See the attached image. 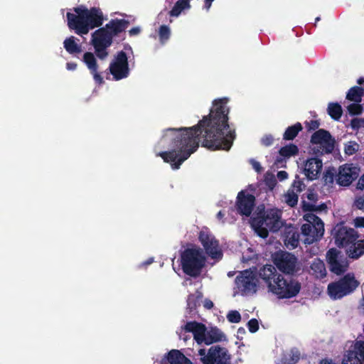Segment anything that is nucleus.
<instances>
[{
  "instance_id": "nucleus-1",
  "label": "nucleus",
  "mask_w": 364,
  "mask_h": 364,
  "mask_svg": "<svg viewBox=\"0 0 364 364\" xmlns=\"http://www.w3.org/2000/svg\"><path fill=\"white\" fill-rule=\"evenodd\" d=\"M228 102L227 97L215 100L210 114L198 126L166 129L161 143L168 144L173 149L160 152L157 156L170 164L173 169H178L197 150L200 136L203 139V145L208 149L229 150L235 139V130L228 124Z\"/></svg>"
},
{
  "instance_id": "nucleus-2",
  "label": "nucleus",
  "mask_w": 364,
  "mask_h": 364,
  "mask_svg": "<svg viewBox=\"0 0 364 364\" xmlns=\"http://www.w3.org/2000/svg\"><path fill=\"white\" fill-rule=\"evenodd\" d=\"M66 17L69 28L79 36L87 35L90 30L102 26L105 20L100 9H88L82 5L68 11Z\"/></svg>"
},
{
  "instance_id": "nucleus-3",
  "label": "nucleus",
  "mask_w": 364,
  "mask_h": 364,
  "mask_svg": "<svg viewBox=\"0 0 364 364\" xmlns=\"http://www.w3.org/2000/svg\"><path fill=\"white\" fill-rule=\"evenodd\" d=\"M259 275L266 284L268 291L279 299H291L300 291L301 284L298 281L284 278L272 265L262 267Z\"/></svg>"
},
{
  "instance_id": "nucleus-4",
  "label": "nucleus",
  "mask_w": 364,
  "mask_h": 364,
  "mask_svg": "<svg viewBox=\"0 0 364 364\" xmlns=\"http://www.w3.org/2000/svg\"><path fill=\"white\" fill-rule=\"evenodd\" d=\"M126 26L124 20H112L91 34L90 44L100 59L103 60L107 57V49L112 45L113 38L124 31Z\"/></svg>"
},
{
  "instance_id": "nucleus-5",
  "label": "nucleus",
  "mask_w": 364,
  "mask_h": 364,
  "mask_svg": "<svg viewBox=\"0 0 364 364\" xmlns=\"http://www.w3.org/2000/svg\"><path fill=\"white\" fill-rule=\"evenodd\" d=\"M181 263L184 273L196 277L205 267L206 257L200 247L191 245L182 252Z\"/></svg>"
},
{
  "instance_id": "nucleus-6",
  "label": "nucleus",
  "mask_w": 364,
  "mask_h": 364,
  "mask_svg": "<svg viewBox=\"0 0 364 364\" xmlns=\"http://www.w3.org/2000/svg\"><path fill=\"white\" fill-rule=\"evenodd\" d=\"M251 226L259 237L265 238L269 231L276 232L283 226L281 212L277 209H272L262 215L253 217Z\"/></svg>"
},
{
  "instance_id": "nucleus-7",
  "label": "nucleus",
  "mask_w": 364,
  "mask_h": 364,
  "mask_svg": "<svg viewBox=\"0 0 364 364\" xmlns=\"http://www.w3.org/2000/svg\"><path fill=\"white\" fill-rule=\"evenodd\" d=\"M303 218L306 221L301 228L304 242L312 244L321 240L324 233L323 221L311 213L305 214Z\"/></svg>"
},
{
  "instance_id": "nucleus-8",
  "label": "nucleus",
  "mask_w": 364,
  "mask_h": 364,
  "mask_svg": "<svg viewBox=\"0 0 364 364\" xmlns=\"http://www.w3.org/2000/svg\"><path fill=\"white\" fill-rule=\"evenodd\" d=\"M360 168L353 164H345L340 166L336 174L333 170L326 171L324 175L326 183H333L335 175L336 183L341 186H350L360 175Z\"/></svg>"
},
{
  "instance_id": "nucleus-9",
  "label": "nucleus",
  "mask_w": 364,
  "mask_h": 364,
  "mask_svg": "<svg viewBox=\"0 0 364 364\" xmlns=\"http://www.w3.org/2000/svg\"><path fill=\"white\" fill-rule=\"evenodd\" d=\"M259 287L257 272L252 269L244 270L235 278V295L252 296L257 292Z\"/></svg>"
},
{
  "instance_id": "nucleus-10",
  "label": "nucleus",
  "mask_w": 364,
  "mask_h": 364,
  "mask_svg": "<svg viewBox=\"0 0 364 364\" xmlns=\"http://www.w3.org/2000/svg\"><path fill=\"white\" fill-rule=\"evenodd\" d=\"M359 285L353 274H348L338 282L328 285L327 294L333 300L340 299L352 293Z\"/></svg>"
},
{
  "instance_id": "nucleus-11",
  "label": "nucleus",
  "mask_w": 364,
  "mask_h": 364,
  "mask_svg": "<svg viewBox=\"0 0 364 364\" xmlns=\"http://www.w3.org/2000/svg\"><path fill=\"white\" fill-rule=\"evenodd\" d=\"M198 354L203 364H231L229 351L219 346L210 347L207 353L205 349H200Z\"/></svg>"
},
{
  "instance_id": "nucleus-12",
  "label": "nucleus",
  "mask_w": 364,
  "mask_h": 364,
  "mask_svg": "<svg viewBox=\"0 0 364 364\" xmlns=\"http://www.w3.org/2000/svg\"><path fill=\"white\" fill-rule=\"evenodd\" d=\"M311 144L315 154H329L334 149L335 139L328 132L319 129L312 134Z\"/></svg>"
},
{
  "instance_id": "nucleus-13",
  "label": "nucleus",
  "mask_w": 364,
  "mask_h": 364,
  "mask_svg": "<svg viewBox=\"0 0 364 364\" xmlns=\"http://www.w3.org/2000/svg\"><path fill=\"white\" fill-rule=\"evenodd\" d=\"M198 240L203 247L205 252L215 259L222 258L223 253L218 241L207 228H203L199 232Z\"/></svg>"
},
{
  "instance_id": "nucleus-14",
  "label": "nucleus",
  "mask_w": 364,
  "mask_h": 364,
  "mask_svg": "<svg viewBox=\"0 0 364 364\" xmlns=\"http://www.w3.org/2000/svg\"><path fill=\"white\" fill-rule=\"evenodd\" d=\"M277 267L285 274H291L300 269V264L296 257L289 252H279L273 256Z\"/></svg>"
},
{
  "instance_id": "nucleus-15",
  "label": "nucleus",
  "mask_w": 364,
  "mask_h": 364,
  "mask_svg": "<svg viewBox=\"0 0 364 364\" xmlns=\"http://www.w3.org/2000/svg\"><path fill=\"white\" fill-rule=\"evenodd\" d=\"M333 235L336 244L338 246L347 248L355 242L358 237L357 232L350 228H347L343 224H337L333 230Z\"/></svg>"
},
{
  "instance_id": "nucleus-16",
  "label": "nucleus",
  "mask_w": 364,
  "mask_h": 364,
  "mask_svg": "<svg viewBox=\"0 0 364 364\" xmlns=\"http://www.w3.org/2000/svg\"><path fill=\"white\" fill-rule=\"evenodd\" d=\"M109 69L115 80L126 78L129 74V68L126 54L121 51L114 56Z\"/></svg>"
},
{
  "instance_id": "nucleus-17",
  "label": "nucleus",
  "mask_w": 364,
  "mask_h": 364,
  "mask_svg": "<svg viewBox=\"0 0 364 364\" xmlns=\"http://www.w3.org/2000/svg\"><path fill=\"white\" fill-rule=\"evenodd\" d=\"M327 260L332 272L341 274L345 272L348 267L347 259L336 249H331L327 252Z\"/></svg>"
},
{
  "instance_id": "nucleus-18",
  "label": "nucleus",
  "mask_w": 364,
  "mask_h": 364,
  "mask_svg": "<svg viewBox=\"0 0 364 364\" xmlns=\"http://www.w3.org/2000/svg\"><path fill=\"white\" fill-rule=\"evenodd\" d=\"M183 329L192 333L193 339L198 344L206 345L208 328L204 324L196 321L188 322L183 326Z\"/></svg>"
},
{
  "instance_id": "nucleus-19",
  "label": "nucleus",
  "mask_w": 364,
  "mask_h": 364,
  "mask_svg": "<svg viewBox=\"0 0 364 364\" xmlns=\"http://www.w3.org/2000/svg\"><path fill=\"white\" fill-rule=\"evenodd\" d=\"M255 205V197L246 192L241 191L237 196V210L238 212L245 216H249L252 210Z\"/></svg>"
},
{
  "instance_id": "nucleus-20",
  "label": "nucleus",
  "mask_w": 364,
  "mask_h": 364,
  "mask_svg": "<svg viewBox=\"0 0 364 364\" xmlns=\"http://www.w3.org/2000/svg\"><path fill=\"white\" fill-rule=\"evenodd\" d=\"M82 60L92 75L95 82L100 85L102 84L104 80L98 71L99 65L95 54L91 52H86L84 53Z\"/></svg>"
},
{
  "instance_id": "nucleus-21",
  "label": "nucleus",
  "mask_w": 364,
  "mask_h": 364,
  "mask_svg": "<svg viewBox=\"0 0 364 364\" xmlns=\"http://www.w3.org/2000/svg\"><path fill=\"white\" fill-rule=\"evenodd\" d=\"M323 167L322 161L317 158L308 159L304 168V173L309 180H315L320 175Z\"/></svg>"
},
{
  "instance_id": "nucleus-22",
  "label": "nucleus",
  "mask_w": 364,
  "mask_h": 364,
  "mask_svg": "<svg viewBox=\"0 0 364 364\" xmlns=\"http://www.w3.org/2000/svg\"><path fill=\"white\" fill-rule=\"evenodd\" d=\"M344 357L364 363V341H354L350 342L347 347Z\"/></svg>"
},
{
  "instance_id": "nucleus-23",
  "label": "nucleus",
  "mask_w": 364,
  "mask_h": 364,
  "mask_svg": "<svg viewBox=\"0 0 364 364\" xmlns=\"http://www.w3.org/2000/svg\"><path fill=\"white\" fill-rule=\"evenodd\" d=\"M299 152L298 147L292 144L287 145L279 150V156L275 161L277 166H284L286 160L296 156Z\"/></svg>"
},
{
  "instance_id": "nucleus-24",
  "label": "nucleus",
  "mask_w": 364,
  "mask_h": 364,
  "mask_svg": "<svg viewBox=\"0 0 364 364\" xmlns=\"http://www.w3.org/2000/svg\"><path fill=\"white\" fill-rule=\"evenodd\" d=\"M227 340L225 334L218 328L211 326L208 328L206 338V345H210L217 342L225 341Z\"/></svg>"
},
{
  "instance_id": "nucleus-25",
  "label": "nucleus",
  "mask_w": 364,
  "mask_h": 364,
  "mask_svg": "<svg viewBox=\"0 0 364 364\" xmlns=\"http://www.w3.org/2000/svg\"><path fill=\"white\" fill-rule=\"evenodd\" d=\"M166 358L170 364H192V362L178 350H171L167 354Z\"/></svg>"
},
{
  "instance_id": "nucleus-26",
  "label": "nucleus",
  "mask_w": 364,
  "mask_h": 364,
  "mask_svg": "<svg viewBox=\"0 0 364 364\" xmlns=\"http://www.w3.org/2000/svg\"><path fill=\"white\" fill-rule=\"evenodd\" d=\"M348 256L351 258H358L364 254V240L353 242L346 250Z\"/></svg>"
},
{
  "instance_id": "nucleus-27",
  "label": "nucleus",
  "mask_w": 364,
  "mask_h": 364,
  "mask_svg": "<svg viewBox=\"0 0 364 364\" xmlns=\"http://www.w3.org/2000/svg\"><path fill=\"white\" fill-rule=\"evenodd\" d=\"M63 45L65 50L70 54H77L82 52V47L79 43V40L74 36L65 38Z\"/></svg>"
},
{
  "instance_id": "nucleus-28",
  "label": "nucleus",
  "mask_w": 364,
  "mask_h": 364,
  "mask_svg": "<svg viewBox=\"0 0 364 364\" xmlns=\"http://www.w3.org/2000/svg\"><path fill=\"white\" fill-rule=\"evenodd\" d=\"M190 1L191 0H178L169 11V15L172 17H178L182 13L188 11L191 7Z\"/></svg>"
},
{
  "instance_id": "nucleus-29",
  "label": "nucleus",
  "mask_w": 364,
  "mask_h": 364,
  "mask_svg": "<svg viewBox=\"0 0 364 364\" xmlns=\"http://www.w3.org/2000/svg\"><path fill=\"white\" fill-rule=\"evenodd\" d=\"M311 272L316 278H323L326 274L324 263L319 259H315L311 264Z\"/></svg>"
},
{
  "instance_id": "nucleus-30",
  "label": "nucleus",
  "mask_w": 364,
  "mask_h": 364,
  "mask_svg": "<svg viewBox=\"0 0 364 364\" xmlns=\"http://www.w3.org/2000/svg\"><path fill=\"white\" fill-rule=\"evenodd\" d=\"M328 114L335 120H338L342 116L343 109L338 103H329L328 106Z\"/></svg>"
},
{
  "instance_id": "nucleus-31",
  "label": "nucleus",
  "mask_w": 364,
  "mask_h": 364,
  "mask_svg": "<svg viewBox=\"0 0 364 364\" xmlns=\"http://www.w3.org/2000/svg\"><path fill=\"white\" fill-rule=\"evenodd\" d=\"M363 94V90L358 87H352L347 93L346 98L354 102H360Z\"/></svg>"
},
{
  "instance_id": "nucleus-32",
  "label": "nucleus",
  "mask_w": 364,
  "mask_h": 364,
  "mask_svg": "<svg viewBox=\"0 0 364 364\" xmlns=\"http://www.w3.org/2000/svg\"><path fill=\"white\" fill-rule=\"evenodd\" d=\"M301 129L302 126L300 123L289 127L284 134V139L286 140L293 139Z\"/></svg>"
},
{
  "instance_id": "nucleus-33",
  "label": "nucleus",
  "mask_w": 364,
  "mask_h": 364,
  "mask_svg": "<svg viewBox=\"0 0 364 364\" xmlns=\"http://www.w3.org/2000/svg\"><path fill=\"white\" fill-rule=\"evenodd\" d=\"M284 200L289 206L294 207L298 202V193L293 189H289L284 194Z\"/></svg>"
},
{
  "instance_id": "nucleus-34",
  "label": "nucleus",
  "mask_w": 364,
  "mask_h": 364,
  "mask_svg": "<svg viewBox=\"0 0 364 364\" xmlns=\"http://www.w3.org/2000/svg\"><path fill=\"white\" fill-rule=\"evenodd\" d=\"M360 149V145L354 141H350L344 144L343 151L346 155L352 156Z\"/></svg>"
},
{
  "instance_id": "nucleus-35",
  "label": "nucleus",
  "mask_w": 364,
  "mask_h": 364,
  "mask_svg": "<svg viewBox=\"0 0 364 364\" xmlns=\"http://www.w3.org/2000/svg\"><path fill=\"white\" fill-rule=\"evenodd\" d=\"M202 299V294L197 291L195 294L191 295L188 299V306L190 309L196 308L199 303V300Z\"/></svg>"
},
{
  "instance_id": "nucleus-36",
  "label": "nucleus",
  "mask_w": 364,
  "mask_h": 364,
  "mask_svg": "<svg viewBox=\"0 0 364 364\" xmlns=\"http://www.w3.org/2000/svg\"><path fill=\"white\" fill-rule=\"evenodd\" d=\"M227 320L232 323H238L240 322L242 316L237 310L229 311L226 315Z\"/></svg>"
},
{
  "instance_id": "nucleus-37",
  "label": "nucleus",
  "mask_w": 364,
  "mask_h": 364,
  "mask_svg": "<svg viewBox=\"0 0 364 364\" xmlns=\"http://www.w3.org/2000/svg\"><path fill=\"white\" fill-rule=\"evenodd\" d=\"M159 40L161 43H165L171 36V30L167 26H161L159 31Z\"/></svg>"
},
{
  "instance_id": "nucleus-38",
  "label": "nucleus",
  "mask_w": 364,
  "mask_h": 364,
  "mask_svg": "<svg viewBox=\"0 0 364 364\" xmlns=\"http://www.w3.org/2000/svg\"><path fill=\"white\" fill-rule=\"evenodd\" d=\"M348 110L351 114H359L362 112V107L359 102H354L348 106Z\"/></svg>"
},
{
  "instance_id": "nucleus-39",
  "label": "nucleus",
  "mask_w": 364,
  "mask_h": 364,
  "mask_svg": "<svg viewBox=\"0 0 364 364\" xmlns=\"http://www.w3.org/2000/svg\"><path fill=\"white\" fill-rule=\"evenodd\" d=\"M264 181L266 185L272 190L273 189L276 184H277V180L272 173H266Z\"/></svg>"
},
{
  "instance_id": "nucleus-40",
  "label": "nucleus",
  "mask_w": 364,
  "mask_h": 364,
  "mask_svg": "<svg viewBox=\"0 0 364 364\" xmlns=\"http://www.w3.org/2000/svg\"><path fill=\"white\" fill-rule=\"evenodd\" d=\"M299 242V235L293 234L292 237L289 239H286L285 245L289 248H294L297 246Z\"/></svg>"
},
{
  "instance_id": "nucleus-41",
  "label": "nucleus",
  "mask_w": 364,
  "mask_h": 364,
  "mask_svg": "<svg viewBox=\"0 0 364 364\" xmlns=\"http://www.w3.org/2000/svg\"><path fill=\"white\" fill-rule=\"evenodd\" d=\"M305 185L304 183L297 179V178L294 181L290 189H293L296 193H299L304 190Z\"/></svg>"
},
{
  "instance_id": "nucleus-42",
  "label": "nucleus",
  "mask_w": 364,
  "mask_h": 364,
  "mask_svg": "<svg viewBox=\"0 0 364 364\" xmlns=\"http://www.w3.org/2000/svg\"><path fill=\"white\" fill-rule=\"evenodd\" d=\"M247 328L251 333L257 332L259 329L258 321L255 318L250 320L247 323Z\"/></svg>"
},
{
  "instance_id": "nucleus-43",
  "label": "nucleus",
  "mask_w": 364,
  "mask_h": 364,
  "mask_svg": "<svg viewBox=\"0 0 364 364\" xmlns=\"http://www.w3.org/2000/svg\"><path fill=\"white\" fill-rule=\"evenodd\" d=\"M261 144L264 146H271L274 142V137L272 134H265L261 138Z\"/></svg>"
},
{
  "instance_id": "nucleus-44",
  "label": "nucleus",
  "mask_w": 364,
  "mask_h": 364,
  "mask_svg": "<svg viewBox=\"0 0 364 364\" xmlns=\"http://www.w3.org/2000/svg\"><path fill=\"white\" fill-rule=\"evenodd\" d=\"M303 210L304 211H316L318 210L317 207L315 204L313 203V202L307 203L304 202L303 203Z\"/></svg>"
},
{
  "instance_id": "nucleus-45",
  "label": "nucleus",
  "mask_w": 364,
  "mask_h": 364,
  "mask_svg": "<svg viewBox=\"0 0 364 364\" xmlns=\"http://www.w3.org/2000/svg\"><path fill=\"white\" fill-rule=\"evenodd\" d=\"M354 205L359 210H364V196L355 198Z\"/></svg>"
},
{
  "instance_id": "nucleus-46",
  "label": "nucleus",
  "mask_w": 364,
  "mask_h": 364,
  "mask_svg": "<svg viewBox=\"0 0 364 364\" xmlns=\"http://www.w3.org/2000/svg\"><path fill=\"white\" fill-rule=\"evenodd\" d=\"M353 225L356 228H364V217H357L353 220Z\"/></svg>"
},
{
  "instance_id": "nucleus-47",
  "label": "nucleus",
  "mask_w": 364,
  "mask_h": 364,
  "mask_svg": "<svg viewBox=\"0 0 364 364\" xmlns=\"http://www.w3.org/2000/svg\"><path fill=\"white\" fill-rule=\"evenodd\" d=\"M342 364H364V363L357 360L352 359V358L350 359V358L343 357V359L342 360Z\"/></svg>"
},
{
  "instance_id": "nucleus-48",
  "label": "nucleus",
  "mask_w": 364,
  "mask_h": 364,
  "mask_svg": "<svg viewBox=\"0 0 364 364\" xmlns=\"http://www.w3.org/2000/svg\"><path fill=\"white\" fill-rule=\"evenodd\" d=\"M288 173L284 171H280L277 174V178L279 181H283L288 178Z\"/></svg>"
},
{
  "instance_id": "nucleus-49",
  "label": "nucleus",
  "mask_w": 364,
  "mask_h": 364,
  "mask_svg": "<svg viewBox=\"0 0 364 364\" xmlns=\"http://www.w3.org/2000/svg\"><path fill=\"white\" fill-rule=\"evenodd\" d=\"M154 258L153 257H150L148 259H146L145 262H143L140 263L138 265V267H139V268H145L148 265L152 264L154 262Z\"/></svg>"
},
{
  "instance_id": "nucleus-50",
  "label": "nucleus",
  "mask_w": 364,
  "mask_h": 364,
  "mask_svg": "<svg viewBox=\"0 0 364 364\" xmlns=\"http://www.w3.org/2000/svg\"><path fill=\"white\" fill-rule=\"evenodd\" d=\"M250 164H252L253 168L257 171L259 172L262 171V166H260V164L255 160H251Z\"/></svg>"
},
{
  "instance_id": "nucleus-51",
  "label": "nucleus",
  "mask_w": 364,
  "mask_h": 364,
  "mask_svg": "<svg viewBox=\"0 0 364 364\" xmlns=\"http://www.w3.org/2000/svg\"><path fill=\"white\" fill-rule=\"evenodd\" d=\"M203 306L207 309H210L213 307V303L212 301H210V299H205L203 301Z\"/></svg>"
},
{
  "instance_id": "nucleus-52",
  "label": "nucleus",
  "mask_w": 364,
  "mask_h": 364,
  "mask_svg": "<svg viewBox=\"0 0 364 364\" xmlns=\"http://www.w3.org/2000/svg\"><path fill=\"white\" fill-rule=\"evenodd\" d=\"M309 129H316L319 127V123L316 120H311L308 123Z\"/></svg>"
},
{
  "instance_id": "nucleus-53",
  "label": "nucleus",
  "mask_w": 364,
  "mask_h": 364,
  "mask_svg": "<svg viewBox=\"0 0 364 364\" xmlns=\"http://www.w3.org/2000/svg\"><path fill=\"white\" fill-rule=\"evenodd\" d=\"M77 67V63L74 62H69L66 64V68L68 70H75Z\"/></svg>"
},
{
  "instance_id": "nucleus-54",
  "label": "nucleus",
  "mask_w": 364,
  "mask_h": 364,
  "mask_svg": "<svg viewBox=\"0 0 364 364\" xmlns=\"http://www.w3.org/2000/svg\"><path fill=\"white\" fill-rule=\"evenodd\" d=\"M307 198L311 201V202H315L317 199V196L316 195L312 192V191H309L308 193H307Z\"/></svg>"
},
{
  "instance_id": "nucleus-55",
  "label": "nucleus",
  "mask_w": 364,
  "mask_h": 364,
  "mask_svg": "<svg viewBox=\"0 0 364 364\" xmlns=\"http://www.w3.org/2000/svg\"><path fill=\"white\" fill-rule=\"evenodd\" d=\"M357 188L359 189H364V175H363L358 180Z\"/></svg>"
},
{
  "instance_id": "nucleus-56",
  "label": "nucleus",
  "mask_w": 364,
  "mask_h": 364,
  "mask_svg": "<svg viewBox=\"0 0 364 364\" xmlns=\"http://www.w3.org/2000/svg\"><path fill=\"white\" fill-rule=\"evenodd\" d=\"M293 353V358L291 359V362L294 363L299 358L300 353L297 350H292Z\"/></svg>"
},
{
  "instance_id": "nucleus-57",
  "label": "nucleus",
  "mask_w": 364,
  "mask_h": 364,
  "mask_svg": "<svg viewBox=\"0 0 364 364\" xmlns=\"http://www.w3.org/2000/svg\"><path fill=\"white\" fill-rule=\"evenodd\" d=\"M214 0H205V4H204V9H205L207 11H209L210 6H211V4H212V2Z\"/></svg>"
},
{
  "instance_id": "nucleus-58",
  "label": "nucleus",
  "mask_w": 364,
  "mask_h": 364,
  "mask_svg": "<svg viewBox=\"0 0 364 364\" xmlns=\"http://www.w3.org/2000/svg\"><path fill=\"white\" fill-rule=\"evenodd\" d=\"M245 333V329L244 328H239L237 331V337H242Z\"/></svg>"
},
{
  "instance_id": "nucleus-59",
  "label": "nucleus",
  "mask_w": 364,
  "mask_h": 364,
  "mask_svg": "<svg viewBox=\"0 0 364 364\" xmlns=\"http://www.w3.org/2000/svg\"><path fill=\"white\" fill-rule=\"evenodd\" d=\"M319 364H337L333 362L332 360L323 359L320 361Z\"/></svg>"
},
{
  "instance_id": "nucleus-60",
  "label": "nucleus",
  "mask_w": 364,
  "mask_h": 364,
  "mask_svg": "<svg viewBox=\"0 0 364 364\" xmlns=\"http://www.w3.org/2000/svg\"><path fill=\"white\" fill-rule=\"evenodd\" d=\"M140 32L139 28H134L129 31L131 35H137Z\"/></svg>"
},
{
  "instance_id": "nucleus-61",
  "label": "nucleus",
  "mask_w": 364,
  "mask_h": 364,
  "mask_svg": "<svg viewBox=\"0 0 364 364\" xmlns=\"http://www.w3.org/2000/svg\"><path fill=\"white\" fill-rule=\"evenodd\" d=\"M242 255H244V252H242ZM252 258V257L250 255H247V257H245V255L242 256V259L243 260H249Z\"/></svg>"
},
{
  "instance_id": "nucleus-62",
  "label": "nucleus",
  "mask_w": 364,
  "mask_h": 364,
  "mask_svg": "<svg viewBox=\"0 0 364 364\" xmlns=\"http://www.w3.org/2000/svg\"><path fill=\"white\" fill-rule=\"evenodd\" d=\"M223 216H224V213H223L222 211H220L217 215V217L218 219H221Z\"/></svg>"
},
{
  "instance_id": "nucleus-63",
  "label": "nucleus",
  "mask_w": 364,
  "mask_h": 364,
  "mask_svg": "<svg viewBox=\"0 0 364 364\" xmlns=\"http://www.w3.org/2000/svg\"><path fill=\"white\" fill-rule=\"evenodd\" d=\"M357 122H357L356 119H354V120L352 121V126H353V127H357V124H356Z\"/></svg>"
},
{
  "instance_id": "nucleus-64",
  "label": "nucleus",
  "mask_w": 364,
  "mask_h": 364,
  "mask_svg": "<svg viewBox=\"0 0 364 364\" xmlns=\"http://www.w3.org/2000/svg\"><path fill=\"white\" fill-rule=\"evenodd\" d=\"M363 79H359V80H358V83H359V84L363 83Z\"/></svg>"
}]
</instances>
